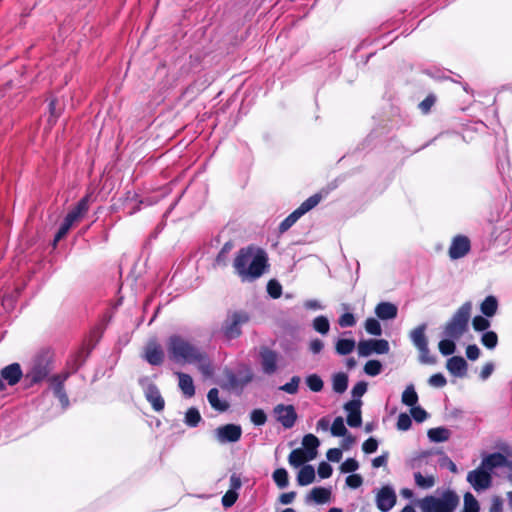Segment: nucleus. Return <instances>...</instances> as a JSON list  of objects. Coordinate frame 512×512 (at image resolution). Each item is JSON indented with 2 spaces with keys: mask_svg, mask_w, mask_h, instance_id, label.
<instances>
[{
  "mask_svg": "<svg viewBox=\"0 0 512 512\" xmlns=\"http://www.w3.org/2000/svg\"><path fill=\"white\" fill-rule=\"evenodd\" d=\"M166 348L168 356L173 362L196 364L202 375L212 376L213 368L207 355L183 336L179 334L169 336Z\"/></svg>",
  "mask_w": 512,
  "mask_h": 512,
  "instance_id": "obj_1",
  "label": "nucleus"
},
{
  "mask_svg": "<svg viewBox=\"0 0 512 512\" xmlns=\"http://www.w3.org/2000/svg\"><path fill=\"white\" fill-rule=\"evenodd\" d=\"M267 260L264 250L250 246L239 250L233 266L243 282L254 281L263 275Z\"/></svg>",
  "mask_w": 512,
  "mask_h": 512,
  "instance_id": "obj_2",
  "label": "nucleus"
},
{
  "mask_svg": "<svg viewBox=\"0 0 512 512\" xmlns=\"http://www.w3.org/2000/svg\"><path fill=\"white\" fill-rule=\"evenodd\" d=\"M471 311L472 303L469 301L465 302L460 308H458L444 327V337L456 340L460 339L468 330Z\"/></svg>",
  "mask_w": 512,
  "mask_h": 512,
  "instance_id": "obj_3",
  "label": "nucleus"
},
{
  "mask_svg": "<svg viewBox=\"0 0 512 512\" xmlns=\"http://www.w3.org/2000/svg\"><path fill=\"white\" fill-rule=\"evenodd\" d=\"M459 498L453 491H445L440 497L426 496L419 501L422 512H454Z\"/></svg>",
  "mask_w": 512,
  "mask_h": 512,
  "instance_id": "obj_4",
  "label": "nucleus"
},
{
  "mask_svg": "<svg viewBox=\"0 0 512 512\" xmlns=\"http://www.w3.org/2000/svg\"><path fill=\"white\" fill-rule=\"evenodd\" d=\"M249 315L244 311H235L229 313L225 319L222 331L227 339H235L242 333V326L249 321Z\"/></svg>",
  "mask_w": 512,
  "mask_h": 512,
  "instance_id": "obj_5",
  "label": "nucleus"
},
{
  "mask_svg": "<svg viewBox=\"0 0 512 512\" xmlns=\"http://www.w3.org/2000/svg\"><path fill=\"white\" fill-rule=\"evenodd\" d=\"M321 200V196L319 194H314L306 199L295 211H293L289 216H287L279 225L280 232L287 231L290 227H292L296 221L306 214L308 211L313 209Z\"/></svg>",
  "mask_w": 512,
  "mask_h": 512,
  "instance_id": "obj_6",
  "label": "nucleus"
},
{
  "mask_svg": "<svg viewBox=\"0 0 512 512\" xmlns=\"http://www.w3.org/2000/svg\"><path fill=\"white\" fill-rule=\"evenodd\" d=\"M357 349L361 357H368L372 354H387L390 346L385 339H368L359 341Z\"/></svg>",
  "mask_w": 512,
  "mask_h": 512,
  "instance_id": "obj_7",
  "label": "nucleus"
},
{
  "mask_svg": "<svg viewBox=\"0 0 512 512\" xmlns=\"http://www.w3.org/2000/svg\"><path fill=\"white\" fill-rule=\"evenodd\" d=\"M467 482L474 488L476 491H484L488 489L492 484V476L484 469L481 465L475 469L470 471L467 474Z\"/></svg>",
  "mask_w": 512,
  "mask_h": 512,
  "instance_id": "obj_8",
  "label": "nucleus"
},
{
  "mask_svg": "<svg viewBox=\"0 0 512 512\" xmlns=\"http://www.w3.org/2000/svg\"><path fill=\"white\" fill-rule=\"evenodd\" d=\"M69 372H62L49 378V388L61 403L63 409L69 406V399L64 390V383L69 377Z\"/></svg>",
  "mask_w": 512,
  "mask_h": 512,
  "instance_id": "obj_9",
  "label": "nucleus"
},
{
  "mask_svg": "<svg viewBox=\"0 0 512 512\" xmlns=\"http://www.w3.org/2000/svg\"><path fill=\"white\" fill-rule=\"evenodd\" d=\"M69 372H62L49 378V388L61 403L63 409L69 406V399L64 390V383L69 377Z\"/></svg>",
  "mask_w": 512,
  "mask_h": 512,
  "instance_id": "obj_10",
  "label": "nucleus"
},
{
  "mask_svg": "<svg viewBox=\"0 0 512 512\" xmlns=\"http://www.w3.org/2000/svg\"><path fill=\"white\" fill-rule=\"evenodd\" d=\"M50 372L49 361L46 358L40 357L33 361L29 371L26 373V379L30 383H38L44 380Z\"/></svg>",
  "mask_w": 512,
  "mask_h": 512,
  "instance_id": "obj_11",
  "label": "nucleus"
},
{
  "mask_svg": "<svg viewBox=\"0 0 512 512\" xmlns=\"http://www.w3.org/2000/svg\"><path fill=\"white\" fill-rule=\"evenodd\" d=\"M273 414L285 429L292 428L297 420V413L293 405L278 404L274 407Z\"/></svg>",
  "mask_w": 512,
  "mask_h": 512,
  "instance_id": "obj_12",
  "label": "nucleus"
},
{
  "mask_svg": "<svg viewBox=\"0 0 512 512\" xmlns=\"http://www.w3.org/2000/svg\"><path fill=\"white\" fill-rule=\"evenodd\" d=\"M491 474L494 469L507 468L512 473V460L499 452L491 453L482 458L481 464Z\"/></svg>",
  "mask_w": 512,
  "mask_h": 512,
  "instance_id": "obj_13",
  "label": "nucleus"
},
{
  "mask_svg": "<svg viewBox=\"0 0 512 512\" xmlns=\"http://www.w3.org/2000/svg\"><path fill=\"white\" fill-rule=\"evenodd\" d=\"M396 499L393 487L385 485L376 494V506L381 512H389L396 504Z\"/></svg>",
  "mask_w": 512,
  "mask_h": 512,
  "instance_id": "obj_14",
  "label": "nucleus"
},
{
  "mask_svg": "<svg viewBox=\"0 0 512 512\" xmlns=\"http://www.w3.org/2000/svg\"><path fill=\"white\" fill-rule=\"evenodd\" d=\"M471 249L470 240L468 237L463 235H458L453 238L451 245L449 247V257L452 260H457L465 257Z\"/></svg>",
  "mask_w": 512,
  "mask_h": 512,
  "instance_id": "obj_15",
  "label": "nucleus"
},
{
  "mask_svg": "<svg viewBox=\"0 0 512 512\" xmlns=\"http://www.w3.org/2000/svg\"><path fill=\"white\" fill-rule=\"evenodd\" d=\"M279 354L269 348L260 350L261 367L264 374L272 375L278 370Z\"/></svg>",
  "mask_w": 512,
  "mask_h": 512,
  "instance_id": "obj_16",
  "label": "nucleus"
},
{
  "mask_svg": "<svg viewBox=\"0 0 512 512\" xmlns=\"http://www.w3.org/2000/svg\"><path fill=\"white\" fill-rule=\"evenodd\" d=\"M215 434L220 443L237 442L241 438L242 429L239 425L227 424L218 427Z\"/></svg>",
  "mask_w": 512,
  "mask_h": 512,
  "instance_id": "obj_17",
  "label": "nucleus"
},
{
  "mask_svg": "<svg viewBox=\"0 0 512 512\" xmlns=\"http://www.w3.org/2000/svg\"><path fill=\"white\" fill-rule=\"evenodd\" d=\"M144 359L151 365H161L164 360L162 347L156 341L149 342L145 347Z\"/></svg>",
  "mask_w": 512,
  "mask_h": 512,
  "instance_id": "obj_18",
  "label": "nucleus"
},
{
  "mask_svg": "<svg viewBox=\"0 0 512 512\" xmlns=\"http://www.w3.org/2000/svg\"><path fill=\"white\" fill-rule=\"evenodd\" d=\"M361 401L351 400L344 405V409L347 411V423L350 427H359L362 424L361 418Z\"/></svg>",
  "mask_w": 512,
  "mask_h": 512,
  "instance_id": "obj_19",
  "label": "nucleus"
},
{
  "mask_svg": "<svg viewBox=\"0 0 512 512\" xmlns=\"http://www.w3.org/2000/svg\"><path fill=\"white\" fill-rule=\"evenodd\" d=\"M89 210V195L83 197L77 205L66 215L65 220L72 226L80 221Z\"/></svg>",
  "mask_w": 512,
  "mask_h": 512,
  "instance_id": "obj_20",
  "label": "nucleus"
},
{
  "mask_svg": "<svg viewBox=\"0 0 512 512\" xmlns=\"http://www.w3.org/2000/svg\"><path fill=\"white\" fill-rule=\"evenodd\" d=\"M145 397L147 401L152 405L155 411H161L164 409V399L160 394L159 389L153 383H148L145 388Z\"/></svg>",
  "mask_w": 512,
  "mask_h": 512,
  "instance_id": "obj_21",
  "label": "nucleus"
},
{
  "mask_svg": "<svg viewBox=\"0 0 512 512\" xmlns=\"http://www.w3.org/2000/svg\"><path fill=\"white\" fill-rule=\"evenodd\" d=\"M446 368L453 376L463 378L467 372V362L461 356H453L447 360Z\"/></svg>",
  "mask_w": 512,
  "mask_h": 512,
  "instance_id": "obj_22",
  "label": "nucleus"
},
{
  "mask_svg": "<svg viewBox=\"0 0 512 512\" xmlns=\"http://www.w3.org/2000/svg\"><path fill=\"white\" fill-rule=\"evenodd\" d=\"M22 377V370L18 363L10 364L1 370V379L13 386L19 382Z\"/></svg>",
  "mask_w": 512,
  "mask_h": 512,
  "instance_id": "obj_23",
  "label": "nucleus"
},
{
  "mask_svg": "<svg viewBox=\"0 0 512 512\" xmlns=\"http://www.w3.org/2000/svg\"><path fill=\"white\" fill-rule=\"evenodd\" d=\"M376 316L383 320H392L397 317L398 308L391 302H380L374 310Z\"/></svg>",
  "mask_w": 512,
  "mask_h": 512,
  "instance_id": "obj_24",
  "label": "nucleus"
},
{
  "mask_svg": "<svg viewBox=\"0 0 512 512\" xmlns=\"http://www.w3.org/2000/svg\"><path fill=\"white\" fill-rule=\"evenodd\" d=\"M176 375L178 377V386L183 395L187 398L193 397L195 395V386L192 377L183 372H177Z\"/></svg>",
  "mask_w": 512,
  "mask_h": 512,
  "instance_id": "obj_25",
  "label": "nucleus"
},
{
  "mask_svg": "<svg viewBox=\"0 0 512 512\" xmlns=\"http://www.w3.org/2000/svg\"><path fill=\"white\" fill-rule=\"evenodd\" d=\"M331 490L324 487H315L307 495V502H314L316 504H325L330 501Z\"/></svg>",
  "mask_w": 512,
  "mask_h": 512,
  "instance_id": "obj_26",
  "label": "nucleus"
},
{
  "mask_svg": "<svg viewBox=\"0 0 512 512\" xmlns=\"http://www.w3.org/2000/svg\"><path fill=\"white\" fill-rule=\"evenodd\" d=\"M302 445L305 452L309 455L310 459H315L318 454V447L320 445L319 439L313 434H307L303 437Z\"/></svg>",
  "mask_w": 512,
  "mask_h": 512,
  "instance_id": "obj_27",
  "label": "nucleus"
},
{
  "mask_svg": "<svg viewBox=\"0 0 512 512\" xmlns=\"http://www.w3.org/2000/svg\"><path fill=\"white\" fill-rule=\"evenodd\" d=\"M426 329H427V324L423 323V324L417 326L416 328H414L410 332V334H409L410 340L412 341L413 345L416 348H419V347H422V346H425L428 344V341H427V338L425 335Z\"/></svg>",
  "mask_w": 512,
  "mask_h": 512,
  "instance_id": "obj_28",
  "label": "nucleus"
},
{
  "mask_svg": "<svg viewBox=\"0 0 512 512\" xmlns=\"http://www.w3.org/2000/svg\"><path fill=\"white\" fill-rule=\"evenodd\" d=\"M313 459L309 458L307 452L304 449L297 448L291 451L288 456V462L292 467L298 468L302 466L304 463L312 461Z\"/></svg>",
  "mask_w": 512,
  "mask_h": 512,
  "instance_id": "obj_29",
  "label": "nucleus"
},
{
  "mask_svg": "<svg viewBox=\"0 0 512 512\" xmlns=\"http://www.w3.org/2000/svg\"><path fill=\"white\" fill-rule=\"evenodd\" d=\"M315 480V470L312 465H304L298 472L297 482L300 486H307Z\"/></svg>",
  "mask_w": 512,
  "mask_h": 512,
  "instance_id": "obj_30",
  "label": "nucleus"
},
{
  "mask_svg": "<svg viewBox=\"0 0 512 512\" xmlns=\"http://www.w3.org/2000/svg\"><path fill=\"white\" fill-rule=\"evenodd\" d=\"M207 399L212 408L219 412H224L229 408V404L225 400H221L219 398V391L217 388H212L209 390Z\"/></svg>",
  "mask_w": 512,
  "mask_h": 512,
  "instance_id": "obj_31",
  "label": "nucleus"
},
{
  "mask_svg": "<svg viewBox=\"0 0 512 512\" xmlns=\"http://www.w3.org/2000/svg\"><path fill=\"white\" fill-rule=\"evenodd\" d=\"M498 310V300L495 296H487L480 305V311L485 317H493Z\"/></svg>",
  "mask_w": 512,
  "mask_h": 512,
  "instance_id": "obj_32",
  "label": "nucleus"
},
{
  "mask_svg": "<svg viewBox=\"0 0 512 512\" xmlns=\"http://www.w3.org/2000/svg\"><path fill=\"white\" fill-rule=\"evenodd\" d=\"M428 438L431 442H445L450 438V431L445 427H436L428 430Z\"/></svg>",
  "mask_w": 512,
  "mask_h": 512,
  "instance_id": "obj_33",
  "label": "nucleus"
},
{
  "mask_svg": "<svg viewBox=\"0 0 512 512\" xmlns=\"http://www.w3.org/2000/svg\"><path fill=\"white\" fill-rule=\"evenodd\" d=\"M348 376L343 372H338L332 377V388L334 392L342 394L347 390Z\"/></svg>",
  "mask_w": 512,
  "mask_h": 512,
  "instance_id": "obj_34",
  "label": "nucleus"
},
{
  "mask_svg": "<svg viewBox=\"0 0 512 512\" xmlns=\"http://www.w3.org/2000/svg\"><path fill=\"white\" fill-rule=\"evenodd\" d=\"M356 346V342L354 339H338L335 344L336 353L339 355H348L350 354Z\"/></svg>",
  "mask_w": 512,
  "mask_h": 512,
  "instance_id": "obj_35",
  "label": "nucleus"
},
{
  "mask_svg": "<svg viewBox=\"0 0 512 512\" xmlns=\"http://www.w3.org/2000/svg\"><path fill=\"white\" fill-rule=\"evenodd\" d=\"M401 401L404 405L413 407L418 403V394L414 385H408L402 393Z\"/></svg>",
  "mask_w": 512,
  "mask_h": 512,
  "instance_id": "obj_36",
  "label": "nucleus"
},
{
  "mask_svg": "<svg viewBox=\"0 0 512 512\" xmlns=\"http://www.w3.org/2000/svg\"><path fill=\"white\" fill-rule=\"evenodd\" d=\"M313 329L322 335H326L330 330V323L326 316H317L312 323Z\"/></svg>",
  "mask_w": 512,
  "mask_h": 512,
  "instance_id": "obj_37",
  "label": "nucleus"
},
{
  "mask_svg": "<svg viewBox=\"0 0 512 512\" xmlns=\"http://www.w3.org/2000/svg\"><path fill=\"white\" fill-rule=\"evenodd\" d=\"M414 480L416 485L423 489H429L435 485V478L433 475L424 476L420 472H415Z\"/></svg>",
  "mask_w": 512,
  "mask_h": 512,
  "instance_id": "obj_38",
  "label": "nucleus"
},
{
  "mask_svg": "<svg viewBox=\"0 0 512 512\" xmlns=\"http://www.w3.org/2000/svg\"><path fill=\"white\" fill-rule=\"evenodd\" d=\"M272 478L276 485L281 489L286 488L289 484L288 472L284 468L276 469L273 472Z\"/></svg>",
  "mask_w": 512,
  "mask_h": 512,
  "instance_id": "obj_39",
  "label": "nucleus"
},
{
  "mask_svg": "<svg viewBox=\"0 0 512 512\" xmlns=\"http://www.w3.org/2000/svg\"><path fill=\"white\" fill-rule=\"evenodd\" d=\"M306 385L313 392H320L324 387V382L317 374H310L305 378Z\"/></svg>",
  "mask_w": 512,
  "mask_h": 512,
  "instance_id": "obj_40",
  "label": "nucleus"
},
{
  "mask_svg": "<svg viewBox=\"0 0 512 512\" xmlns=\"http://www.w3.org/2000/svg\"><path fill=\"white\" fill-rule=\"evenodd\" d=\"M455 340L456 339L447 337H445V339H442L438 344L440 353L444 356L452 355L456 350V345L454 342Z\"/></svg>",
  "mask_w": 512,
  "mask_h": 512,
  "instance_id": "obj_41",
  "label": "nucleus"
},
{
  "mask_svg": "<svg viewBox=\"0 0 512 512\" xmlns=\"http://www.w3.org/2000/svg\"><path fill=\"white\" fill-rule=\"evenodd\" d=\"M480 506L476 498L467 492L464 495V508L462 512H479Z\"/></svg>",
  "mask_w": 512,
  "mask_h": 512,
  "instance_id": "obj_42",
  "label": "nucleus"
},
{
  "mask_svg": "<svg viewBox=\"0 0 512 512\" xmlns=\"http://www.w3.org/2000/svg\"><path fill=\"white\" fill-rule=\"evenodd\" d=\"M201 421V415L198 409L192 407L189 408L185 414V424L189 427H196Z\"/></svg>",
  "mask_w": 512,
  "mask_h": 512,
  "instance_id": "obj_43",
  "label": "nucleus"
},
{
  "mask_svg": "<svg viewBox=\"0 0 512 512\" xmlns=\"http://www.w3.org/2000/svg\"><path fill=\"white\" fill-rule=\"evenodd\" d=\"M331 434L336 437L345 436L347 434V429L344 424V420L342 417H336L331 425Z\"/></svg>",
  "mask_w": 512,
  "mask_h": 512,
  "instance_id": "obj_44",
  "label": "nucleus"
},
{
  "mask_svg": "<svg viewBox=\"0 0 512 512\" xmlns=\"http://www.w3.org/2000/svg\"><path fill=\"white\" fill-rule=\"evenodd\" d=\"M481 343L488 349H494L498 344V336L494 331H486L481 336Z\"/></svg>",
  "mask_w": 512,
  "mask_h": 512,
  "instance_id": "obj_45",
  "label": "nucleus"
},
{
  "mask_svg": "<svg viewBox=\"0 0 512 512\" xmlns=\"http://www.w3.org/2000/svg\"><path fill=\"white\" fill-rule=\"evenodd\" d=\"M365 330L368 334L374 336H380L382 334V328L379 321L375 318H368L365 321Z\"/></svg>",
  "mask_w": 512,
  "mask_h": 512,
  "instance_id": "obj_46",
  "label": "nucleus"
},
{
  "mask_svg": "<svg viewBox=\"0 0 512 512\" xmlns=\"http://www.w3.org/2000/svg\"><path fill=\"white\" fill-rule=\"evenodd\" d=\"M382 363L378 360H369L364 366V372L369 376H377L382 371Z\"/></svg>",
  "mask_w": 512,
  "mask_h": 512,
  "instance_id": "obj_47",
  "label": "nucleus"
},
{
  "mask_svg": "<svg viewBox=\"0 0 512 512\" xmlns=\"http://www.w3.org/2000/svg\"><path fill=\"white\" fill-rule=\"evenodd\" d=\"M300 381L301 379L299 376H293L289 382L280 387V390L288 394H296L298 392Z\"/></svg>",
  "mask_w": 512,
  "mask_h": 512,
  "instance_id": "obj_48",
  "label": "nucleus"
},
{
  "mask_svg": "<svg viewBox=\"0 0 512 512\" xmlns=\"http://www.w3.org/2000/svg\"><path fill=\"white\" fill-rule=\"evenodd\" d=\"M419 351V361L422 364H434L436 362L435 358L430 355V350L428 344L422 347L417 348Z\"/></svg>",
  "mask_w": 512,
  "mask_h": 512,
  "instance_id": "obj_49",
  "label": "nucleus"
},
{
  "mask_svg": "<svg viewBox=\"0 0 512 512\" xmlns=\"http://www.w3.org/2000/svg\"><path fill=\"white\" fill-rule=\"evenodd\" d=\"M472 325L476 331H485L490 327L491 323L486 317L475 316L472 320Z\"/></svg>",
  "mask_w": 512,
  "mask_h": 512,
  "instance_id": "obj_50",
  "label": "nucleus"
},
{
  "mask_svg": "<svg viewBox=\"0 0 512 512\" xmlns=\"http://www.w3.org/2000/svg\"><path fill=\"white\" fill-rule=\"evenodd\" d=\"M338 324L342 328L353 327L356 324V318L352 313L346 312L339 317Z\"/></svg>",
  "mask_w": 512,
  "mask_h": 512,
  "instance_id": "obj_51",
  "label": "nucleus"
},
{
  "mask_svg": "<svg viewBox=\"0 0 512 512\" xmlns=\"http://www.w3.org/2000/svg\"><path fill=\"white\" fill-rule=\"evenodd\" d=\"M267 292L272 298H279L282 294V286L278 281L270 280L267 284Z\"/></svg>",
  "mask_w": 512,
  "mask_h": 512,
  "instance_id": "obj_52",
  "label": "nucleus"
},
{
  "mask_svg": "<svg viewBox=\"0 0 512 512\" xmlns=\"http://www.w3.org/2000/svg\"><path fill=\"white\" fill-rule=\"evenodd\" d=\"M412 420L411 417L406 413H401L397 420V429L400 431H407L411 428Z\"/></svg>",
  "mask_w": 512,
  "mask_h": 512,
  "instance_id": "obj_53",
  "label": "nucleus"
},
{
  "mask_svg": "<svg viewBox=\"0 0 512 512\" xmlns=\"http://www.w3.org/2000/svg\"><path fill=\"white\" fill-rule=\"evenodd\" d=\"M250 419L255 425L261 426L265 424L267 417L262 409H254L251 412Z\"/></svg>",
  "mask_w": 512,
  "mask_h": 512,
  "instance_id": "obj_54",
  "label": "nucleus"
},
{
  "mask_svg": "<svg viewBox=\"0 0 512 512\" xmlns=\"http://www.w3.org/2000/svg\"><path fill=\"white\" fill-rule=\"evenodd\" d=\"M367 391V383L364 381H359L354 385L352 388L351 394L354 398L353 400H360V398L366 393Z\"/></svg>",
  "mask_w": 512,
  "mask_h": 512,
  "instance_id": "obj_55",
  "label": "nucleus"
},
{
  "mask_svg": "<svg viewBox=\"0 0 512 512\" xmlns=\"http://www.w3.org/2000/svg\"><path fill=\"white\" fill-rule=\"evenodd\" d=\"M359 468V464L357 460L354 458H348L341 464V472L343 473H352L355 472Z\"/></svg>",
  "mask_w": 512,
  "mask_h": 512,
  "instance_id": "obj_56",
  "label": "nucleus"
},
{
  "mask_svg": "<svg viewBox=\"0 0 512 512\" xmlns=\"http://www.w3.org/2000/svg\"><path fill=\"white\" fill-rule=\"evenodd\" d=\"M428 383L430 386L432 387H436V388H442L446 385L447 383V380L446 378L444 377L443 374L441 373H436V374H433L429 380H428Z\"/></svg>",
  "mask_w": 512,
  "mask_h": 512,
  "instance_id": "obj_57",
  "label": "nucleus"
},
{
  "mask_svg": "<svg viewBox=\"0 0 512 512\" xmlns=\"http://www.w3.org/2000/svg\"><path fill=\"white\" fill-rule=\"evenodd\" d=\"M411 415L419 423L425 421L428 417L427 412L422 407L416 405L411 408Z\"/></svg>",
  "mask_w": 512,
  "mask_h": 512,
  "instance_id": "obj_58",
  "label": "nucleus"
},
{
  "mask_svg": "<svg viewBox=\"0 0 512 512\" xmlns=\"http://www.w3.org/2000/svg\"><path fill=\"white\" fill-rule=\"evenodd\" d=\"M317 472L321 479H326L332 475L333 469L330 464L323 461L319 464Z\"/></svg>",
  "mask_w": 512,
  "mask_h": 512,
  "instance_id": "obj_59",
  "label": "nucleus"
},
{
  "mask_svg": "<svg viewBox=\"0 0 512 512\" xmlns=\"http://www.w3.org/2000/svg\"><path fill=\"white\" fill-rule=\"evenodd\" d=\"M71 227H72V225L64 219L57 234L55 235L54 243L56 244L63 237H65L66 234L68 233V231L71 229Z\"/></svg>",
  "mask_w": 512,
  "mask_h": 512,
  "instance_id": "obj_60",
  "label": "nucleus"
},
{
  "mask_svg": "<svg viewBox=\"0 0 512 512\" xmlns=\"http://www.w3.org/2000/svg\"><path fill=\"white\" fill-rule=\"evenodd\" d=\"M363 479L359 474H351L346 478V484L350 488H358L362 485Z\"/></svg>",
  "mask_w": 512,
  "mask_h": 512,
  "instance_id": "obj_61",
  "label": "nucleus"
},
{
  "mask_svg": "<svg viewBox=\"0 0 512 512\" xmlns=\"http://www.w3.org/2000/svg\"><path fill=\"white\" fill-rule=\"evenodd\" d=\"M378 448V442L376 439L370 437L369 439H367L363 445H362V449L365 453L367 454H370V453H374Z\"/></svg>",
  "mask_w": 512,
  "mask_h": 512,
  "instance_id": "obj_62",
  "label": "nucleus"
},
{
  "mask_svg": "<svg viewBox=\"0 0 512 512\" xmlns=\"http://www.w3.org/2000/svg\"><path fill=\"white\" fill-rule=\"evenodd\" d=\"M237 500V493L234 491H228L222 497V505L224 507H231Z\"/></svg>",
  "mask_w": 512,
  "mask_h": 512,
  "instance_id": "obj_63",
  "label": "nucleus"
},
{
  "mask_svg": "<svg viewBox=\"0 0 512 512\" xmlns=\"http://www.w3.org/2000/svg\"><path fill=\"white\" fill-rule=\"evenodd\" d=\"M466 356L472 361L477 360L480 356V349L475 344L468 345L466 348Z\"/></svg>",
  "mask_w": 512,
  "mask_h": 512,
  "instance_id": "obj_64",
  "label": "nucleus"
}]
</instances>
